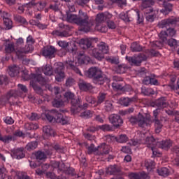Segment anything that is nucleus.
I'll list each match as a JSON object with an SVG mask.
<instances>
[{
	"mask_svg": "<svg viewBox=\"0 0 179 179\" xmlns=\"http://www.w3.org/2000/svg\"><path fill=\"white\" fill-rule=\"evenodd\" d=\"M159 29H166V34L168 37H174L177 31L174 28L176 26H179V17L171 16L169 18L162 20L159 22Z\"/></svg>",
	"mask_w": 179,
	"mask_h": 179,
	"instance_id": "nucleus-1",
	"label": "nucleus"
},
{
	"mask_svg": "<svg viewBox=\"0 0 179 179\" xmlns=\"http://www.w3.org/2000/svg\"><path fill=\"white\" fill-rule=\"evenodd\" d=\"M86 75L87 78L92 79V82L94 85H104V82H106V79H107L106 76L103 74V71L97 67L90 68Z\"/></svg>",
	"mask_w": 179,
	"mask_h": 179,
	"instance_id": "nucleus-2",
	"label": "nucleus"
},
{
	"mask_svg": "<svg viewBox=\"0 0 179 179\" xmlns=\"http://www.w3.org/2000/svg\"><path fill=\"white\" fill-rule=\"evenodd\" d=\"M77 26H80L81 31H85V33L90 31V29H92L93 24L89 22V15H87V13L84 12L82 10L78 11V15H77Z\"/></svg>",
	"mask_w": 179,
	"mask_h": 179,
	"instance_id": "nucleus-3",
	"label": "nucleus"
},
{
	"mask_svg": "<svg viewBox=\"0 0 179 179\" xmlns=\"http://www.w3.org/2000/svg\"><path fill=\"white\" fill-rule=\"evenodd\" d=\"M129 122L133 125L138 124L141 128H146L150 125V117L148 115H143L139 113L136 116H131L129 118Z\"/></svg>",
	"mask_w": 179,
	"mask_h": 179,
	"instance_id": "nucleus-4",
	"label": "nucleus"
},
{
	"mask_svg": "<svg viewBox=\"0 0 179 179\" xmlns=\"http://www.w3.org/2000/svg\"><path fill=\"white\" fill-rule=\"evenodd\" d=\"M31 80L30 81V86H32L34 90L38 94H43V89L38 87L36 82L40 83V85H45L47 83V80L41 76V74L31 73L30 76Z\"/></svg>",
	"mask_w": 179,
	"mask_h": 179,
	"instance_id": "nucleus-5",
	"label": "nucleus"
},
{
	"mask_svg": "<svg viewBox=\"0 0 179 179\" xmlns=\"http://www.w3.org/2000/svg\"><path fill=\"white\" fill-rule=\"evenodd\" d=\"M64 96L66 101L71 104V113H73V114L78 113V110H76V107L79 106L80 98H75V94L71 91L66 92Z\"/></svg>",
	"mask_w": 179,
	"mask_h": 179,
	"instance_id": "nucleus-6",
	"label": "nucleus"
},
{
	"mask_svg": "<svg viewBox=\"0 0 179 179\" xmlns=\"http://www.w3.org/2000/svg\"><path fill=\"white\" fill-rule=\"evenodd\" d=\"M65 69V66H64V63L57 62L55 64V70L54 72L55 75V80L57 82H62L64 80V78H65V72L64 70Z\"/></svg>",
	"mask_w": 179,
	"mask_h": 179,
	"instance_id": "nucleus-7",
	"label": "nucleus"
},
{
	"mask_svg": "<svg viewBox=\"0 0 179 179\" xmlns=\"http://www.w3.org/2000/svg\"><path fill=\"white\" fill-rule=\"evenodd\" d=\"M59 27L62 29V31H53L52 32V36H58L59 37H69V36H71L69 31H71L72 27L64 24V23H59Z\"/></svg>",
	"mask_w": 179,
	"mask_h": 179,
	"instance_id": "nucleus-8",
	"label": "nucleus"
},
{
	"mask_svg": "<svg viewBox=\"0 0 179 179\" xmlns=\"http://www.w3.org/2000/svg\"><path fill=\"white\" fill-rule=\"evenodd\" d=\"M126 60L130 65H134L135 66H141L143 61L146 59V56L143 54H138L132 57L126 56Z\"/></svg>",
	"mask_w": 179,
	"mask_h": 179,
	"instance_id": "nucleus-9",
	"label": "nucleus"
},
{
	"mask_svg": "<svg viewBox=\"0 0 179 179\" xmlns=\"http://www.w3.org/2000/svg\"><path fill=\"white\" fill-rule=\"evenodd\" d=\"M108 120L109 122L113 124L115 128H120V127L124 124V120H122V117L117 114H111L109 115Z\"/></svg>",
	"mask_w": 179,
	"mask_h": 179,
	"instance_id": "nucleus-10",
	"label": "nucleus"
},
{
	"mask_svg": "<svg viewBox=\"0 0 179 179\" xmlns=\"http://www.w3.org/2000/svg\"><path fill=\"white\" fill-rule=\"evenodd\" d=\"M33 45L27 44L24 48H17L15 49V54L17 55L18 58H23L24 54L33 52Z\"/></svg>",
	"mask_w": 179,
	"mask_h": 179,
	"instance_id": "nucleus-11",
	"label": "nucleus"
},
{
	"mask_svg": "<svg viewBox=\"0 0 179 179\" xmlns=\"http://www.w3.org/2000/svg\"><path fill=\"white\" fill-rule=\"evenodd\" d=\"M57 50L53 46H47L42 49L41 54L45 58H55Z\"/></svg>",
	"mask_w": 179,
	"mask_h": 179,
	"instance_id": "nucleus-12",
	"label": "nucleus"
},
{
	"mask_svg": "<svg viewBox=\"0 0 179 179\" xmlns=\"http://www.w3.org/2000/svg\"><path fill=\"white\" fill-rule=\"evenodd\" d=\"M106 173L108 174V176H122L121 169H120V167L115 164L110 165L106 168Z\"/></svg>",
	"mask_w": 179,
	"mask_h": 179,
	"instance_id": "nucleus-13",
	"label": "nucleus"
},
{
	"mask_svg": "<svg viewBox=\"0 0 179 179\" xmlns=\"http://www.w3.org/2000/svg\"><path fill=\"white\" fill-rule=\"evenodd\" d=\"M141 139L143 141V144L147 145L148 148H150V149H152V148H154L155 145L157 146V141L155 139L153 136L150 137H146L145 138V134H141Z\"/></svg>",
	"mask_w": 179,
	"mask_h": 179,
	"instance_id": "nucleus-14",
	"label": "nucleus"
},
{
	"mask_svg": "<svg viewBox=\"0 0 179 179\" xmlns=\"http://www.w3.org/2000/svg\"><path fill=\"white\" fill-rule=\"evenodd\" d=\"M157 146L160 149L169 150V149L173 146V141L170 139L162 140V141L157 143Z\"/></svg>",
	"mask_w": 179,
	"mask_h": 179,
	"instance_id": "nucleus-15",
	"label": "nucleus"
},
{
	"mask_svg": "<svg viewBox=\"0 0 179 179\" xmlns=\"http://www.w3.org/2000/svg\"><path fill=\"white\" fill-rule=\"evenodd\" d=\"M11 152H12V154H11L12 157L13 159H17V160H20V159H23L25 156L24 148L14 149Z\"/></svg>",
	"mask_w": 179,
	"mask_h": 179,
	"instance_id": "nucleus-16",
	"label": "nucleus"
},
{
	"mask_svg": "<svg viewBox=\"0 0 179 179\" xmlns=\"http://www.w3.org/2000/svg\"><path fill=\"white\" fill-rule=\"evenodd\" d=\"M89 54L97 59V61H102L104 59V55L98 49V48L90 49L89 50Z\"/></svg>",
	"mask_w": 179,
	"mask_h": 179,
	"instance_id": "nucleus-17",
	"label": "nucleus"
},
{
	"mask_svg": "<svg viewBox=\"0 0 179 179\" xmlns=\"http://www.w3.org/2000/svg\"><path fill=\"white\" fill-rule=\"evenodd\" d=\"M55 115L56 117H55V121L57 124H60L61 125H66V124H68V117L66 116H64L58 112H57Z\"/></svg>",
	"mask_w": 179,
	"mask_h": 179,
	"instance_id": "nucleus-18",
	"label": "nucleus"
},
{
	"mask_svg": "<svg viewBox=\"0 0 179 179\" xmlns=\"http://www.w3.org/2000/svg\"><path fill=\"white\" fill-rule=\"evenodd\" d=\"M78 86L83 92H90V90H93V85L85 80H80L78 83Z\"/></svg>",
	"mask_w": 179,
	"mask_h": 179,
	"instance_id": "nucleus-19",
	"label": "nucleus"
},
{
	"mask_svg": "<svg viewBox=\"0 0 179 179\" xmlns=\"http://www.w3.org/2000/svg\"><path fill=\"white\" fill-rule=\"evenodd\" d=\"M155 104L156 107L159 108V110H163V108L169 107V103L167 102V100H166V98L164 97H161L157 99L155 102Z\"/></svg>",
	"mask_w": 179,
	"mask_h": 179,
	"instance_id": "nucleus-20",
	"label": "nucleus"
},
{
	"mask_svg": "<svg viewBox=\"0 0 179 179\" xmlns=\"http://www.w3.org/2000/svg\"><path fill=\"white\" fill-rule=\"evenodd\" d=\"M17 94V91L15 90H10L8 92H7V94L5 97L1 99V103L2 104H9L10 100V97H13Z\"/></svg>",
	"mask_w": 179,
	"mask_h": 179,
	"instance_id": "nucleus-21",
	"label": "nucleus"
},
{
	"mask_svg": "<svg viewBox=\"0 0 179 179\" xmlns=\"http://www.w3.org/2000/svg\"><path fill=\"white\" fill-rule=\"evenodd\" d=\"M110 153V147L106 144H101L98 146V152L99 156H103V155H108Z\"/></svg>",
	"mask_w": 179,
	"mask_h": 179,
	"instance_id": "nucleus-22",
	"label": "nucleus"
},
{
	"mask_svg": "<svg viewBox=\"0 0 179 179\" xmlns=\"http://www.w3.org/2000/svg\"><path fill=\"white\" fill-rule=\"evenodd\" d=\"M8 68V75H10L11 78H15V76H17V75H19V71H20V68L19 67V66L14 64L10 66Z\"/></svg>",
	"mask_w": 179,
	"mask_h": 179,
	"instance_id": "nucleus-23",
	"label": "nucleus"
},
{
	"mask_svg": "<svg viewBox=\"0 0 179 179\" xmlns=\"http://www.w3.org/2000/svg\"><path fill=\"white\" fill-rule=\"evenodd\" d=\"M136 100H138V97L136 96H133L131 98H122L120 99V104H122V106H124V107H128V106H129L131 103H134L136 101Z\"/></svg>",
	"mask_w": 179,
	"mask_h": 179,
	"instance_id": "nucleus-24",
	"label": "nucleus"
},
{
	"mask_svg": "<svg viewBox=\"0 0 179 179\" xmlns=\"http://www.w3.org/2000/svg\"><path fill=\"white\" fill-rule=\"evenodd\" d=\"M66 22L78 24V15L73 14L72 12H66Z\"/></svg>",
	"mask_w": 179,
	"mask_h": 179,
	"instance_id": "nucleus-25",
	"label": "nucleus"
},
{
	"mask_svg": "<svg viewBox=\"0 0 179 179\" xmlns=\"http://www.w3.org/2000/svg\"><path fill=\"white\" fill-rule=\"evenodd\" d=\"M66 64L68 66H69V68L72 69V71H73L74 72H76V73H78V75L82 76V72H80V70L79 69V68H78V63H76V62L69 60V61H66Z\"/></svg>",
	"mask_w": 179,
	"mask_h": 179,
	"instance_id": "nucleus-26",
	"label": "nucleus"
},
{
	"mask_svg": "<svg viewBox=\"0 0 179 179\" xmlns=\"http://www.w3.org/2000/svg\"><path fill=\"white\" fill-rule=\"evenodd\" d=\"M163 6L164 8L160 10L161 13H163V15H169V13L173 10V4L164 1Z\"/></svg>",
	"mask_w": 179,
	"mask_h": 179,
	"instance_id": "nucleus-27",
	"label": "nucleus"
},
{
	"mask_svg": "<svg viewBox=\"0 0 179 179\" xmlns=\"http://www.w3.org/2000/svg\"><path fill=\"white\" fill-rule=\"evenodd\" d=\"M80 45L83 50H87L92 47V41L89 38H82L80 41Z\"/></svg>",
	"mask_w": 179,
	"mask_h": 179,
	"instance_id": "nucleus-28",
	"label": "nucleus"
},
{
	"mask_svg": "<svg viewBox=\"0 0 179 179\" xmlns=\"http://www.w3.org/2000/svg\"><path fill=\"white\" fill-rule=\"evenodd\" d=\"M141 10H145L155 5V0H141Z\"/></svg>",
	"mask_w": 179,
	"mask_h": 179,
	"instance_id": "nucleus-29",
	"label": "nucleus"
},
{
	"mask_svg": "<svg viewBox=\"0 0 179 179\" xmlns=\"http://www.w3.org/2000/svg\"><path fill=\"white\" fill-rule=\"evenodd\" d=\"M43 131L46 136H55V131L51 128V126L43 127Z\"/></svg>",
	"mask_w": 179,
	"mask_h": 179,
	"instance_id": "nucleus-30",
	"label": "nucleus"
},
{
	"mask_svg": "<svg viewBox=\"0 0 179 179\" xmlns=\"http://www.w3.org/2000/svg\"><path fill=\"white\" fill-rule=\"evenodd\" d=\"M57 111L55 110H50L48 113H45V117L49 122H52V121L55 120V117H57V115L55 113H57Z\"/></svg>",
	"mask_w": 179,
	"mask_h": 179,
	"instance_id": "nucleus-31",
	"label": "nucleus"
},
{
	"mask_svg": "<svg viewBox=\"0 0 179 179\" xmlns=\"http://www.w3.org/2000/svg\"><path fill=\"white\" fill-rule=\"evenodd\" d=\"M153 122L155 127V132L156 134H160L162 132V128H163V124L159 119H154Z\"/></svg>",
	"mask_w": 179,
	"mask_h": 179,
	"instance_id": "nucleus-32",
	"label": "nucleus"
},
{
	"mask_svg": "<svg viewBox=\"0 0 179 179\" xmlns=\"http://www.w3.org/2000/svg\"><path fill=\"white\" fill-rule=\"evenodd\" d=\"M100 52L103 54H108V45H107V44H106V43L104 42H101L99 45H98V48H97Z\"/></svg>",
	"mask_w": 179,
	"mask_h": 179,
	"instance_id": "nucleus-33",
	"label": "nucleus"
},
{
	"mask_svg": "<svg viewBox=\"0 0 179 179\" xmlns=\"http://www.w3.org/2000/svg\"><path fill=\"white\" fill-rule=\"evenodd\" d=\"M66 2V5L69 9L68 12H75L76 9L75 8V1L73 0H62Z\"/></svg>",
	"mask_w": 179,
	"mask_h": 179,
	"instance_id": "nucleus-34",
	"label": "nucleus"
},
{
	"mask_svg": "<svg viewBox=\"0 0 179 179\" xmlns=\"http://www.w3.org/2000/svg\"><path fill=\"white\" fill-rule=\"evenodd\" d=\"M104 110L106 113H113L114 111V106L111 101H106L104 105Z\"/></svg>",
	"mask_w": 179,
	"mask_h": 179,
	"instance_id": "nucleus-35",
	"label": "nucleus"
},
{
	"mask_svg": "<svg viewBox=\"0 0 179 179\" xmlns=\"http://www.w3.org/2000/svg\"><path fill=\"white\" fill-rule=\"evenodd\" d=\"M15 51L16 52V50L15 49V44H13V43L5 45L6 54H12V52H15Z\"/></svg>",
	"mask_w": 179,
	"mask_h": 179,
	"instance_id": "nucleus-36",
	"label": "nucleus"
},
{
	"mask_svg": "<svg viewBox=\"0 0 179 179\" xmlns=\"http://www.w3.org/2000/svg\"><path fill=\"white\" fill-rule=\"evenodd\" d=\"M130 48L132 52H141V51L143 50L142 46H141V45L136 42L132 43Z\"/></svg>",
	"mask_w": 179,
	"mask_h": 179,
	"instance_id": "nucleus-37",
	"label": "nucleus"
},
{
	"mask_svg": "<svg viewBox=\"0 0 179 179\" xmlns=\"http://www.w3.org/2000/svg\"><path fill=\"white\" fill-rule=\"evenodd\" d=\"M157 173H158L159 176H162V177H168L170 174V171H169V169L163 167L157 169Z\"/></svg>",
	"mask_w": 179,
	"mask_h": 179,
	"instance_id": "nucleus-38",
	"label": "nucleus"
},
{
	"mask_svg": "<svg viewBox=\"0 0 179 179\" xmlns=\"http://www.w3.org/2000/svg\"><path fill=\"white\" fill-rule=\"evenodd\" d=\"M145 166L148 171H151L152 169H155L156 164L152 160L147 159L145 161Z\"/></svg>",
	"mask_w": 179,
	"mask_h": 179,
	"instance_id": "nucleus-39",
	"label": "nucleus"
},
{
	"mask_svg": "<svg viewBox=\"0 0 179 179\" xmlns=\"http://www.w3.org/2000/svg\"><path fill=\"white\" fill-rule=\"evenodd\" d=\"M42 72L48 76L52 75V67L51 66L45 65L42 67Z\"/></svg>",
	"mask_w": 179,
	"mask_h": 179,
	"instance_id": "nucleus-40",
	"label": "nucleus"
},
{
	"mask_svg": "<svg viewBox=\"0 0 179 179\" xmlns=\"http://www.w3.org/2000/svg\"><path fill=\"white\" fill-rule=\"evenodd\" d=\"M141 93L144 96H150V94H155V91L152 88H146V87H141Z\"/></svg>",
	"mask_w": 179,
	"mask_h": 179,
	"instance_id": "nucleus-41",
	"label": "nucleus"
},
{
	"mask_svg": "<svg viewBox=\"0 0 179 179\" xmlns=\"http://www.w3.org/2000/svg\"><path fill=\"white\" fill-rule=\"evenodd\" d=\"M128 136L127 134H121L118 136H116V142L118 143H126V142H128Z\"/></svg>",
	"mask_w": 179,
	"mask_h": 179,
	"instance_id": "nucleus-42",
	"label": "nucleus"
},
{
	"mask_svg": "<svg viewBox=\"0 0 179 179\" xmlns=\"http://www.w3.org/2000/svg\"><path fill=\"white\" fill-rule=\"evenodd\" d=\"M86 149L87 150L88 155H92V153H96V152H99V147L95 148L94 144L86 145Z\"/></svg>",
	"mask_w": 179,
	"mask_h": 179,
	"instance_id": "nucleus-43",
	"label": "nucleus"
},
{
	"mask_svg": "<svg viewBox=\"0 0 179 179\" xmlns=\"http://www.w3.org/2000/svg\"><path fill=\"white\" fill-rule=\"evenodd\" d=\"M3 24L6 26V30H10V29H12V27H13L12 20H10V17L5 18L3 20Z\"/></svg>",
	"mask_w": 179,
	"mask_h": 179,
	"instance_id": "nucleus-44",
	"label": "nucleus"
},
{
	"mask_svg": "<svg viewBox=\"0 0 179 179\" xmlns=\"http://www.w3.org/2000/svg\"><path fill=\"white\" fill-rule=\"evenodd\" d=\"M35 156L36 158V160H45L47 159V155L45 153L41 152V151H38L35 153Z\"/></svg>",
	"mask_w": 179,
	"mask_h": 179,
	"instance_id": "nucleus-45",
	"label": "nucleus"
},
{
	"mask_svg": "<svg viewBox=\"0 0 179 179\" xmlns=\"http://www.w3.org/2000/svg\"><path fill=\"white\" fill-rule=\"evenodd\" d=\"M57 99H55L52 101V106L53 107H56L57 108H59V107H61L62 104H64V101L61 99V97H56Z\"/></svg>",
	"mask_w": 179,
	"mask_h": 179,
	"instance_id": "nucleus-46",
	"label": "nucleus"
},
{
	"mask_svg": "<svg viewBox=\"0 0 179 179\" xmlns=\"http://www.w3.org/2000/svg\"><path fill=\"white\" fill-rule=\"evenodd\" d=\"M38 143L36 141H31L29 142L25 147V148L27 149V150H34V149H36V148H37L38 146Z\"/></svg>",
	"mask_w": 179,
	"mask_h": 179,
	"instance_id": "nucleus-47",
	"label": "nucleus"
},
{
	"mask_svg": "<svg viewBox=\"0 0 179 179\" xmlns=\"http://www.w3.org/2000/svg\"><path fill=\"white\" fill-rule=\"evenodd\" d=\"M80 117H82V118H92L93 117V112L90 110H85L80 113Z\"/></svg>",
	"mask_w": 179,
	"mask_h": 179,
	"instance_id": "nucleus-48",
	"label": "nucleus"
},
{
	"mask_svg": "<svg viewBox=\"0 0 179 179\" xmlns=\"http://www.w3.org/2000/svg\"><path fill=\"white\" fill-rule=\"evenodd\" d=\"M25 128L28 131H31V129H38V124L36 123H27L25 124Z\"/></svg>",
	"mask_w": 179,
	"mask_h": 179,
	"instance_id": "nucleus-49",
	"label": "nucleus"
},
{
	"mask_svg": "<svg viewBox=\"0 0 179 179\" xmlns=\"http://www.w3.org/2000/svg\"><path fill=\"white\" fill-rule=\"evenodd\" d=\"M103 22H106L103 13L97 14L96 17V24H100V23H103Z\"/></svg>",
	"mask_w": 179,
	"mask_h": 179,
	"instance_id": "nucleus-50",
	"label": "nucleus"
},
{
	"mask_svg": "<svg viewBox=\"0 0 179 179\" xmlns=\"http://www.w3.org/2000/svg\"><path fill=\"white\" fill-rule=\"evenodd\" d=\"M106 97H107V94L106 93H99V96H98V100L96 101V104H101V103H103L105 100H106Z\"/></svg>",
	"mask_w": 179,
	"mask_h": 179,
	"instance_id": "nucleus-51",
	"label": "nucleus"
},
{
	"mask_svg": "<svg viewBox=\"0 0 179 179\" xmlns=\"http://www.w3.org/2000/svg\"><path fill=\"white\" fill-rule=\"evenodd\" d=\"M159 37L162 43H167V37H169V36H167L166 31H162L159 34Z\"/></svg>",
	"mask_w": 179,
	"mask_h": 179,
	"instance_id": "nucleus-52",
	"label": "nucleus"
},
{
	"mask_svg": "<svg viewBox=\"0 0 179 179\" xmlns=\"http://www.w3.org/2000/svg\"><path fill=\"white\" fill-rule=\"evenodd\" d=\"M52 149H55L56 152H58V153H64V147L58 145V144H50Z\"/></svg>",
	"mask_w": 179,
	"mask_h": 179,
	"instance_id": "nucleus-53",
	"label": "nucleus"
},
{
	"mask_svg": "<svg viewBox=\"0 0 179 179\" xmlns=\"http://www.w3.org/2000/svg\"><path fill=\"white\" fill-rule=\"evenodd\" d=\"M128 68L127 67V65L125 64H120L117 66V71L118 73H125L127 72V70Z\"/></svg>",
	"mask_w": 179,
	"mask_h": 179,
	"instance_id": "nucleus-54",
	"label": "nucleus"
},
{
	"mask_svg": "<svg viewBox=\"0 0 179 179\" xmlns=\"http://www.w3.org/2000/svg\"><path fill=\"white\" fill-rule=\"evenodd\" d=\"M27 118L29 119L30 121H37V120L40 119V116L36 113H31V115H27Z\"/></svg>",
	"mask_w": 179,
	"mask_h": 179,
	"instance_id": "nucleus-55",
	"label": "nucleus"
},
{
	"mask_svg": "<svg viewBox=\"0 0 179 179\" xmlns=\"http://www.w3.org/2000/svg\"><path fill=\"white\" fill-rule=\"evenodd\" d=\"M15 20H16L17 22H19V23H22V24H24L25 26L27 24V20H26L24 17L20 15L15 16Z\"/></svg>",
	"mask_w": 179,
	"mask_h": 179,
	"instance_id": "nucleus-56",
	"label": "nucleus"
},
{
	"mask_svg": "<svg viewBox=\"0 0 179 179\" xmlns=\"http://www.w3.org/2000/svg\"><path fill=\"white\" fill-rule=\"evenodd\" d=\"M46 5L47 1H45V0L36 3V7L38 8V10H43V9L45 8Z\"/></svg>",
	"mask_w": 179,
	"mask_h": 179,
	"instance_id": "nucleus-57",
	"label": "nucleus"
},
{
	"mask_svg": "<svg viewBox=\"0 0 179 179\" xmlns=\"http://www.w3.org/2000/svg\"><path fill=\"white\" fill-rule=\"evenodd\" d=\"M164 42L160 41H155L152 42V47L154 48H162L163 47V43Z\"/></svg>",
	"mask_w": 179,
	"mask_h": 179,
	"instance_id": "nucleus-58",
	"label": "nucleus"
},
{
	"mask_svg": "<svg viewBox=\"0 0 179 179\" xmlns=\"http://www.w3.org/2000/svg\"><path fill=\"white\" fill-rule=\"evenodd\" d=\"M99 128L104 132L113 131V127H111L110 124H103L100 126Z\"/></svg>",
	"mask_w": 179,
	"mask_h": 179,
	"instance_id": "nucleus-59",
	"label": "nucleus"
},
{
	"mask_svg": "<svg viewBox=\"0 0 179 179\" xmlns=\"http://www.w3.org/2000/svg\"><path fill=\"white\" fill-rule=\"evenodd\" d=\"M119 16L124 22H131L129 17H128V13H121Z\"/></svg>",
	"mask_w": 179,
	"mask_h": 179,
	"instance_id": "nucleus-60",
	"label": "nucleus"
},
{
	"mask_svg": "<svg viewBox=\"0 0 179 179\" xmlns=\"http://www.w3.org/2000/svg\"><path fill=\"white\" fill-rule=\"evenodd\" d=\"M85 101L87 103H89L90 104H95L96 103V98L92 96H85Z\"/></svg>",
	"mask_w": 179,
	"mask_h": 179,
	"instance_id": "nucleus-61",
	"label": "nucleus"
},
{
	"mask_svg": "<svg viewBox=\"0 0 179 179\" xmlns=\"http://www.w3.org/2000/svg\"><path fill=\"white\" fill-rule=\"evenodd\" d=\"M122 85L118 83H112V87L113 89H115V90H120L121 92H122V89H123Z\"/></svg>",
	"mask_w": 179,
	"mask_h": 179,
	"instance_id": "nucleus-62",
	"label": "nucleus"
},
{
	"mask_svg": "<svg viewBox=\"0 0 179 179\" xmlns=\"http://www.w3.org/2000/svg\"><path fill=\"white\" fill-rule=\"evenodd\" d=\"M60 90H61L59 89V87H55L53 89L51 90V92H52L55 94L56 97L59 98L61 97Z\"/></svg>",
	"mask_w": 179,
	"mask_h": 179,
	"instance_id": "nucleus-63",
	"label": "nucleus"
},
{
	"mask_svg": "<svg viewBox=\"0 0 179 179\" xmlns=\"http://www.w3.org/2000/svg\"><path fill=\"white\" fill-rule=\"evenodd\" d=\"M128 178L129 179H139L141 178V176L138 173H129Z\"/></svg>",
	"mask_w": 179,
	"mask_h": 179,
	"instance_id": "nucleus-64",
	"label": "nucleus"
}]
</instances>
